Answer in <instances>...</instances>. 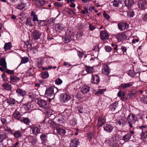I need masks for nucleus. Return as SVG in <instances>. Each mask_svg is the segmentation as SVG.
<instances>
[{"label":"nucleus","instance_id":"obj_22","mask_svg":"<svg viewBox=\"0 0 147 147\" xmlns=\"http://www.w3.org/2000/svg\"><path fill=\"white\" fill-rule=\"evenodd\" d=\"M89 87L85 85L81 88V91L82 93L84 94H86L89 92Z\"/></svg>","mask_w":147,"mask_h":147},{"label":"nucleus","instance_id":"obj_49","mask_svg":"<svg viewBox=\"0 0 147 147\" xmlns=\"http://www.w3.org/2000/svg\"><path fill=\"white\" fill-rule=\"evenodd\" d=\"M38 22V26L40 27L46 25L45 21L43 20H39Z\"/></svg>","mask_w":147,"mask_h":147},{"label":"nucleus","instance_id":"obj_18","mask_svg":"<svg viewBox=\"0 0 147 147\" xmlns=\"http://www.w3.org/2000/svg\"><path fill=\"white\" fill-rule=\"evenodd\" d=\"M100 38L102 40L108 39L109 35L105 31H102L100 33Z\"/></svg>","mask_w":147,"mask_h":147},{"label":"nucleus","instance_id":"obj_44","mask_svg":"<svg viewBox=\"0 0 147 147\" xmlns=\"http://www.w3.org/2000/svg\"><path fill=\"white\" fill-rule=\"evenodd\" d=\"M117 104L118 103L115 102L114 103L111 105L110 106V108L111 109V110L112 111H115L117 108Z\"/></svg>","mask_w":147,"mask_h":147},{"label":"nucleus","instance_id":"obj_17","mask_svg":"<svg viewBox=\"0 0 147 147\" xmlns=\"http://www.w3.org/2000/svg\"><path fill=\"white\" fill-rule=\"evenodd\" d=\"M19 77H18L15 75H11L10 77V82H17L20 80Z\"/></svg>","mask_w":147,"mask_h":147},{"label":"nucleus","instance_id":"obj_2","mask_svg":"<svg viewBox=\"0 0 147 147\" xmlns=\"http://www.w3.org/2000/svg\"><path fill=\"white\" fill-rule=\"evenodd\" d=\"M137 120V117L135 115L129 113L127 117V121L129 126L131 128L133 127V125H134Z\"/></svg>","mask_w":147,"mask_h":147},{"label":"nucleus","instance_id":"obj_27","mask_svg":"<svg viewBox=\"0 0 147 147\" xmlns=\"http://www.w3.org/2000/svg\"><path fill=\"white\" fill-rule=\"evenodd\" d=\"M85 67L87 73H92L94 71V70L93 67L86 65Z\"/></svg>","mask_w":147,"mask_h":147},{"label":"nucleus","instance_id":"obj_45","mask_svg":"<svg viewBox=\"0 0 147 147\" xmlns=\"http://www.w3.org/2000/svg\"><path fill=\"white\" fill-rule=\"evenodd\" d=\"M141 136L143 138H145L147 137V130L144 129H142Z\"/></svg>","mask_w":147,"mask_h":147},{"label":"nucleus","instance_id":"obj_51","mask_svg":"<svg viewBox=\"0 0 147 147\" xmlns=\"http://www.w3.org/2000/svg\"><path fill=\"white\" fill-rule=\"evenodd\" d=\"M42 77L43 78H46L49 76L48 73L46 71L42 73Z\"/></svg>","mask_w":147,"mask_h":147},{"label":"nucleus","instance_id":"obj_23","mask_svg":"<svg viewBox=\"0 0 147 147\" xmlns=\"http://www.w3.org/2000/svg\"><path fill=\"white\" fill-rule=\"evenodd\" d=\"M47 134H42L40 135V138L41 140V142L42 143L45 144L47 141Z\"/></svg>","mask_w":147,"mask_h":147},{"label":"nucleus","instance_id":"obj_60","mask_svg":"<svg viewBox=\"0 0 147 147\" xmlns=\"http://www.w3.org/2000/svg\"><path fill=\"white\" fill-rule=\"evenodd\" d=\"M64 117L62 116V117L59 118L58 119V121L59 123L62 124L64 122Z\"/></svg>","mask_w":147,"mask_h":147},{"label":"nucleus","instance_id":"obj_20","mask_svg":"<svg viewBox=\"0 0 147 147\" xmlns=\"http://www.w3.org/2000/svg\"><path fill=\"white\" fill-rule=\"evenodd\" d=\"M25 139L28 140L30 143L32 144H35L36 141V139L35 138H34L30 135L26 136Z\"/></svg>","mask_w":147,"mask_h":147},{"label":"nucleus","instance_id":"obj_19","mask_svg":"<svg viewBox=\"0 0 147 147\" xmlns=\"http://www.w3.org/2000/svg\"><path fill=\"white\" fill-rule=\"evenodd\" d=\"M134 0H125V5L128 8L130 7L134 4Z\"/></svg>","mask_w":147,"mask_h":147},{"label":"nucleus","instance_id":"obj_15","mask_svg":"<svg viewBox=\"0 0 147 147\" xmlns=\"http://www.w3.org/2000/svg\"><path fill=\"white\" fill-rule=\"evenodd\" d=\"M110 72L109 67L107 65H104L103 66L102 73L105 75H108Z\"/></svg>","mask_w":147,"mask_h":147},{"label":"nucleus","instance_id":"obj_59","mask_svg":"<svg viewBox=\"0 0 147 147\" xmlns=\"http://www.w3.org/2000/svg\"><path fill=\"white\" fill-rule=\"evenodd\" d=\"M73 31L72 29L71 28H69L67 30V33L69 35H71L73 33Z\"/></svg>","mask_w":147,"mask_h":147},{"label":"nucleus","instance_id":"obj_50","mask_svg":"<svg viewBox=\"0 0 147 147\" xmlns=\"http://www.w3.org/2000/svg\"><path fill=\"white\" fill-rule=\"evenodd\" d=\"M70 35L68 36H66L64 38V41L66 43H68L71 41V38L70 37Z\"/></svg>","mask_w":147,"mask_h":147},{"label":"nucleus","instance_id":"obj_43","mask_svg":"<svg viewBox=\"0 0 147 147\" xmlns=\"http://www.w3.org/2000/svg\"><path fill=\"white\" fill-rule=\"evenodd\" d=\"M106 89H100L96 91L95 93V94L97 95H99L103 94L105 91Z\"/></svg>","mask_w":147,"mask_h":147},{"label":"nucleus","instance_id":"obj_11","mask_svg":"<svg viewBox=\"0 0 147 147\" xmlns=\"http://www.w3.org/2000/svg\"><path fill=\"white\" fill-rule=\"evenodd\" d=\"M80 142L78 138H75L72 140L70 144V147H77L79 145Z\"/></svg>","mask_w":147,"mask_h":147},{"label":"nucleus","instance_id":"obj_4","mask_svg":"<svg viewBox=\"0 0 147 147\" xmlns=\"http://www.w3.org/2000/svg\"><path fill=\"white\" fill-rule=\"evenodd\" d=\"M137 4L139 8L141 10L145 9L147 7V2L145 0H139Z\"/></svg>","mask_w":147,"mask_h":147},{"label":"nucleus","instance_id":"obj_52","mask_svg":"<svg viewBox=\"0 0 147 147\" xmlns=\"http://www.w3.org/2000/svg\"><path fill=\"white\" fill-rule=\"evenodd\" d=\"M24 48H26V49L27 50L29 49L31 50L32 47V45L30 43H28L24 45Z\"/></svg>","mask_w":147,"mask_h":147},{"label":"nucleus","instance_id":"obj_42","mask_svg":"<svg viewBox=\"0 0 147 147\" xmlns=\"http://www.w3.org/2000/svg\"><path fill=\"white\" fill-rule=\"evenodd\" d=\"M138 73L139 74V76L140 75L139 73H138V72L135 73L134 71H132L131 70H129L127 72V74L129 76L132 77H133L135 76V75H134L135 74H136Z\"/></svg>","mask_w":147,"mask_h":147},{"label":"nucleus","instance_id":"obj_10","mask_svg":"<svg viewBox=\"0 0 147 147\" xmlns=\"http://www.w3.org/2000/svg\"><path fill=\"white\" fill-rule=\"evenodd\" d=\"M131 137H133V136L129 134H127L123 136L122 140L124 141L125 142H128L129 141H131L133 142L135 140H130Z\"/></svg>","mask_w":147,"mask_h":147},{"label":"nucleus","instance_id":"obj_3","mask_svg":"<svg viewBox=\"0 0 147 147\" xmlns=\"http://www.w3.org/2000/svg\"><path fill=\"white\" fill-rule=\"evenodd\" d=\"M59 97L60 100L61 102H66L70 99V96L65 93L61 94Z\"/></svg>","mask_w":147,"mask_h":147},{"label":"nucleus","instance_id":"obj_47","mask_svg":"<svg viewBox=\"0 0 147 147\" xmlns=\"http://www.w3.org/2000/svg\"><path fill=\"white\" fill-rule=\"evenodd\" d=\"M134 13V12L133 10L130 9L129 11L128 12L127 15L128 16L130 17H132L135 15Z\"/></svg>","mask_w":147,"mask_h":147},{"label":"nucleus","instance_id":"obj_30","mask_svg":"<svg viewBox=\"0 0 147 147\" xmlns=\"http://www.w3.org/2000/svg\"><path fill=\"white\" fill-rule=\"evenodd\" d=\"M12 47L11 42H9L8 43H5L3 48L5 51H7L10 49Z\"/></svg>","mask_w":147,"mask_h":147},{"label":"nucleus","instance_id":"obj_58","mask_svg":"<svg viewBox=\"0 0 147 147\" xmlns=\"http://www.w3.org/2000/svg\"><path fill=\"white\" fill-rule=\"evenodd\" d=\"M55 83L59 85L62 83V81L59 78H57L55 80Z\"/></svg>","mask_w":147,"mask_h":147},{"label":"nucleus","instance_id":"obj_13","mask_svg":"<svg viewBox=\"0 0 147 147\" xmlns=\"http://www.w3.org/2000/svg\"><path fill=\"white\" fill-rule=\"evenodd\" d=\"M116 38L119 41H122L126 39V36L123 33L118 34L116 36Z\"/></svg>","mask_w":147,"mask_h":147},{"label":"nucleus","instance_id":"obj_61","mask_svg":"<svg viewBox=\"0 0 147 147\" xmlns=\"http://www.w3.org/2000/svg\"><path fill=\"white\" fill-rule=\"evenodd\" d=\"M4 131L7 132L8 133L10 134H13V132L12 130L10 128H5L4 129Z\"/></svg>","mask_w":147,"mask_h":147},{"label":"nucleus","instance_id":"obj_35","mask_svg":"<svg viewBox=\"0 0 147 147\" xmlns=\"http://www.w3.org/2000/svg\"><path fill=\"white\" fill-rule=\"evenodd\" d=\"M105 122V121L103 118L99 117L98 118V123L97 126L98 127H100Z\"/></svg>","mask_w":147,"mask_h":147},{"label":"nucleus","instance_id":"obj_6","mask_svg":"<svg viewBox=\"0 0 147 147\" xmlns=\"http://www.w3.org/2000/svg\"><path fill=\"white\" fill-rule=\"evenodd\" d=\"M40 128L36 126L31 127L30 128V134L34 135L36 136L39 134L40 133Z\"/></svg>","mask_w":147,"mask_h":147},{"label":"nucleus","instance_id":"obj_48","mask_svg":"<svg viewBox=\"0 0 147 147\" xmlns=\"http://www.w3.org/2000/svg\"><path fill=\"white\" fill-rule=\"evenodd\" d=\"M141 101L144 104H147V98L146 97L142 96L140 98Z\"/></svg>","mask_w":147,"mask_h":147},{"label":"nucleus","instance_id":"obj_24","mask_svg":"<svg viewBox=\"0 0 147 147\" xmlns=\"http://www.w3.org/2000/svg\"><path fill=\"white\" fill-rule=\"evenodd\" d=\"M34 22H32V19L30 17H28L27 18L26 24V25L30 27H32L34 24Z\"/></svg>","mask_w":147,"mask_h":147},{"label":"nucleus","instance_id":"obj_32","mask_svg":"<svg viewBox=\"0 0 147 147\" xmlns=\"http://www.w3.org/2000/svg\"><path fill=\"white\" fill-rule=\"evenodd\" d=\"M56 130L57 133L61 136L64 135L66 132L64 129L60 128H57Z\"/></svg>","mask_w":147,"mask_h":147},{"label":"nucleus","instance_id":"obj_16","mask_svg":"<svg viewBox=\"0 0 147 147\" xmlns=\"http://www.w3.org/2000/svg\"><path fill=\"white\" fill-rule=\"evenodd\" d=\"M113 129V126L109 124H106V125L104 127V130L109 133L111 132Z\"/></svg>","mask_w":147,"mask_h":147},{"label":"nucleus","instance_id":"obj_57","mask_svg":"<svg viewBox=\"0 0 147 147\" xmlns=\"http://www.w3.org/2000/svg\"><path fill=\"white\" fill-rule=\"evenodd\" d=\"M47 109H46V110H47V111H46V112L47 115L48 117H50L53 115L52 111V110L51 109L47 110Z\"/></svg>","mask_w":147,"mask_h":147},{"label":"nucleus","instance_id":"obj_64","mask_svg":"<svg viewBox=\"0 0 147 147\" xmlns=\"http://www.w3.org/2000/svg\"><path fill=\"white\" fill-rule=\"evenodd\" d=\"M1 121L2 122V123L4 125H6L7 124V120L6 119L4 118H2L1 119Z\"/></svg>","mask_w":147,"mask_h":147},{"label":"nucleus","instance_id":"obj_56","mask_svg":"<svg viewBox=\"0 0 147 147\" xmlns=\"http://www.w3.org/2000/svg\"><path fill=\"white\" fill-rule=\"evenodd\" d=\"M121 49L122 51L123 52V54L124 55H127V53L126 52L127 49L126 47L124 46H121Z\"/></svg>","mask_w":147,"mask_h":147},{"label":"nucleus","instance_id":"obj_7","mask_svg":"<svg viewBox=\"0 0 147 147\" xmlns=\"http://www.w3.org/2000/svg\"><path fill=\"white\" fill-rule=\"evenodd\" d=\"M117 25L118 28L121 31H123L127 29L129 26L127 23L124 22L119 23Z\"/></svg>","mask_w":147,"mask_h":147},{"label":"nucleus","instance_id":"obj_31","mask_svg":"<svg viewBox=\"0 0 147 147\" xmlns=\"http://www.w3.org/2000/svg\"><path fill=\"white\" fill-rule=\"evenodd\" d=\"M7 102L10 106H13L16 103V100L13 98H10L7 100Z\"/></svg>","mask_w":147,"mask_h":147},{"label":"nucleus","instance_id":"obj_36","mask_svg":"<svg viewBox=\"0 0 147 147\" xmlns=\"http://www.w3.org/2000/svg\"><path fill=\"white\" fill-rule=\"evenodd\" d=\"M36 1L35 3L36 5L41 7L45 3L44 0H34Z\"/></svg>","mask_w":147,"mask_h":147},{"label":"nucleus","instance_id":"obj_41","mask_svg":"<svg viewBox=\"0 0 147 147\" xmlns=\"http://www.w3.org/2000/svg\"><path fill=\"white\" fill-rule=\"evenodd\" d=\"M20 121L21 122H23L27 125H28L30 122L29 119L28 118L25 117H22L20 119Z\"/></svg>","mask_w":147,"mask_h":147},{"label":"nucleus","instance_id":"obj_37","mask_svg":"<svg viewBox=\"0 0 147 147\" xmlns=\"http://www.w3.org/2000/svg\"><path fill=\"white\" fill-rule=\"evenodd\" d=\"M48 123L54 128L59 127V124L56 123L54 121L51 120H49L48 121Z\"/></svg>","mask_w":147,"mask_h":147},{"label":"nucleus","instance_id":"obj_14","mask_svg":"<svg viewBox=\"0 0 147 147\" xmlns=\"http://www.w3.org/2000/svg\"><path fill=\"white\" fill-rule=\"evenodd\" d=\"M119 136L117 134H115L113 135L112 137L109 140V144L113 143V142L118 141H119Z\"/></svg>","mask_w":147,"mask_h":147},{"label":"nucleus","instance_id":"obj_5","mask_svg":"<svg viewBox=\"0 0 147 147\" xmlns=\"http://www.w3.org/2000/svg\"><path fill=\"white\" fill-rule=\"evenodd\" d=\"M42 34L41 32L38 30H35L32 33V38L35 40L40 39Z\"/></svg>","mask_w":147,"mask_h":147},{"label":"nucleus","instance_id":"obj_46","mask_svg":"<svg viewBox=\"0 0 147 147\" xmlns=\"http://www.w3.org/2000/svg\"><path fill=\"white\" fill-rule=\"evenodd\" d=\"M38 45L34 46L32 47L31 50L32 51L33 53L35 54L38 51Z\"/></svg>","mask_w":147,"mask_h":147},{"label":"nucleus","instance_id":"obj_38","mask_svg":"<svg viewBox=\"0 0 147 147\" xmlns=\"http://www.w3.org/2000/svg\"><path fill=\"white\" fill-rule=\"evenodd\" d=\"M7 136L5 133L0 134V142H2L3 141L7 139Z\"/></svg>","mask_w":147,"mask_h":147},{"label":"nucleus","instance_id":"obj_55","mask_svg":"<svg viewBox=\"0 0 147 147\" xmlns=\"http://www.w3.org/2000/svg\"><path fill=\"white\" fill-rule=\"evenodd\" d=\"M25 7L24 4L21 3L17 5L16 6L17 8L21 10L24 8Z\"/></svg>","mask_w":147,"mask_h":147},{"label":"nucleus","instance_id":"obj_1","mask_svg":"<svg viewBox=\"0 0 147 147\" xmlns=\"http://www.w3.org/2000/svg\"><path fill=\"white\" fill-rule=\"evenodd\" d=\"M57 91V90L56 88L53 87H50L47 89L45 94L47 97H51L52 98Z\"/></svg>","mask_w":147,"mask_h":147},{"label":"nucleus","instance_id":"obj_9","mask_svg":"<svg viewBox=\"0 0 147 147\" xmlns=\"http://www.w3.org/2000/svg\"><path fill=\"white\" fill-rule=\"evenodd\" d=\"M37 104L40 107L43 108L45 109H48L47 107V102L44 100H38L37 102Z\"/></svg>","mask_w":147,"mask_h":147},{"label":"nucleus","instance_id":"obj_25","mask_svg":"<svg viewBox=\"0 0 147 147\" xmlns=\"http://www.w3.org/2000/svg\"><path fill=\"white\" fill-rule=\"evenodd\" d=\"M13 117L17 119V120L20 121V119L22 118L21 117V115L18 111L16 110L14 113Z\"/></svg>","mask_w":147,"mask_h":147},{"label":"nucleus","instance_id":"obj_54","mask_svg":"<svg viewBox=\"0 0 147 147\" xmlns=\"http://www.w3.org/2000/svg\"><path fill=\"white\" fill-rule=\"evenodd\" d=\"M77 107V109L79 111V112L81 113H83V107L81 105H78Z\"/></svg>","mask_w":147,"mask_h":147},{"label":"nucleus","instance_id":"obj_40","mask_svg":"<svg viewBox=\"0 0 147 147\" xmlns=\"http://www.w3.org/2000/svg\"><path fill=\"white\" fill-rule=\"evenodd\" d=\"M29 60V59L28 57H24L22 58L21 62L19 65L20 66L22 64L28 62Z\"/></svg>","mask_w":147,"mask_h":147},{"label":"nucleus","instance_id":"obj_12","mask_svg":"<svg viewBox=\"0 0 147 147\" xmlns=\"http://www.w3.org/2000/svg\"><path fill=\"white\" fill-rule=\"evenodd\" d=\"M33 105L31 103H29L24 105V108L28 112H30L33 109Z\"/></svg>","mask_w":147,"mask_h":147},{"label":"nucleus","instance_id":"obj_21","mask_svg":"<svg viewBox=\"0 0 147 147\" xmlns=\"http://www.w3.org/2000/svg\"><path fill=\"white\" fill-rule=\"evenodd\" d=\"M16 92L19 96H24L26 94V91L20 88L16 90Z\"/></svg>","mask_w":147,"mask_h":147},{"label":"nucleus","instance_id":"obj_53","mask_svg":"<svg viewBox=\"0 0 147 147\" xmlns=\"http://www.w3.org/2000/svg\"><path fill=\"white\" fill-rule=\"evenodd\" d=\"M54 4L55 6L58 8L61 7L63 5L62 3L57 2L55 3Z\"/></svg>","mask_w":147,"mask_h":147},{"label":"nucleus","instance_id":"obj_34","mask_svg":"<svg viewBox=\"0 0 147 147\" xmlns=\"http://www.w3.org/2000/svg\"><path fill=\"white\" fill-rule=\"evenodd\" d=\"M13 135L15 138H20L22 136V132L19 130L16 131Z\"/></svg>","mask_w":147,"mask_h":147},{"label":"nucleus","instance_id":"obj_63","mask_svg":"<svg viewBox=\"0 0 147 147\" xmlns=\"http://www.w3.org/2000/svg\"><path fill=\"white\" fill-rule=\"evenodd\" d=\"M105 49L106 51L107 52L111 51L112 49V48L110 46H106L105 47Z\"/></svg>","mask_w":147,"mask_h":147},{"label":"nucleus","instance_id":"obj_62","mask_svg":"<svg viewBox=\"0 0 147 147\" xmlns=\"http://www.w3.org/2000/svg\"><path fill=\"white\" fill-rule=\"evenodd\" d=\"M5 72L9 75L12 74V75H13L14 74V71L13 70H11L9 69H7L5 71Z\"/></svg>","mask_w":147,"mask_h":147},{"label":"nucleus","instance_id":"obj_39","mask_svg":"<svg viewBox=\"0 0 147 147\" xmlns=\"http://www.w3.org/2000/svg\"><path fill=\"white\" fill-rule=\"evenodd\" d=\"M131 86V83H124L121 84L120 86V88H121L123 89L125 88H128Z\"/></svg>","mask_w":147,"mask_h":147},{"label":"nucleus","instance_id":"obj_29","mask_svg":"<svg viewBox=\"0 0 147 147\" xmlns=\"http://www.w3.org/2000/svg\"><path fill=\"white\" fill-rule=\"evenodd\" d=\"M43 63V60L42 59H38L36 61V65L37 67L39 68L42 67Z\"/></svg>","mask_w":147,"mask_h":147},{"label":"nucleus","instance_id":"obj_28","mask_svg":"<svg viewBox=\"0 0 147 147\" xmlns=\"http://www.w3.org/2000/svg\"><path fill=\"white\" fill-rule=\"evenodd\" d=\"M2 86L4 89L5 90L8 91H10L11 90V85L8 83L3 84Z\"/></svg>","mask_w":147,"mask_h":147},{"label":"nucleus","instance_id":"obj_26","mask_svg":"<svg viewBox=\"0 0 147 147\" xmlns=\"http://www.w3.org/2000/svg\"><path fill=\"white\" fill-rule=\"evenodd\" d=\"M64 28L63 26L61 24H57L56 25L55 29L58 32H60Z\"/></svg>","mask_w":147,"mask_h":147},{"label":"nucleus","instance_id":"obj_33","mask_svg":"<svg viewBox=\"0 0 147 147\" xmlns=\"http://www.w3.org/2000/svg\"><path fill=\"white\" fill-rule=\"evenodd\" d=\"M0 65L2 66L3 68L5 69L7 68L6 63L5 59L4 58H1L0 59Z\"/></svg>","mask_w":147,"mask_h":147},{"label":"nucleus","instance_id":"obj_8","mask_svg":"<svg viewBox=\"0 0 147 147\" xmlns=\"http://www.w3.org/2000/svg\"><path fill=\"white\" fill-rule=\"evenodd\" d=\"M100 81L99 77L98 75L92 74V79L91 80V83L94 84H97L99 83Z\"/></svg>","mask_w":147,"mask_h":147}]
</instances>
